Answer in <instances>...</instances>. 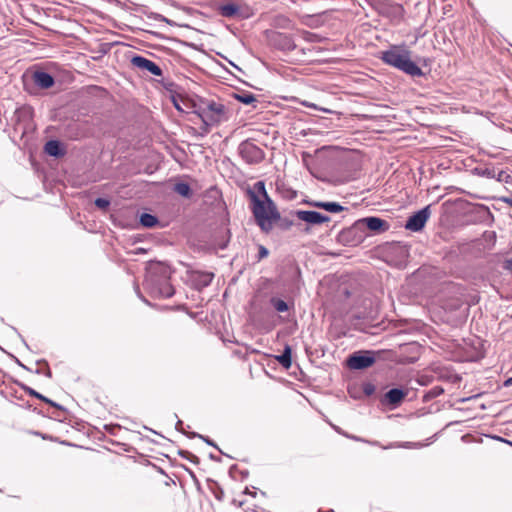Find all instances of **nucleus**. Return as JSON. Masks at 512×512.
I'll list each match as a JSON object with an SVG mask.
<instances>
[{
    "mask_svg": "<svg viewBox=\"0 0 512 512\" xmlns=\"http://www.w3.org/2000/svg\"><path fill=\"white\" fill-rule=\"evenodd\" d=\"M252 202V212L255 220L262 231L268 233L273 228V223L280 219V214L274 202L267 194L263 181L254 184L253 189L248 191Z\"/></svg>",
    "mask_w": 512,
    "mask_h": 512,
    "instance_id": "f257e3e1",
    "label": "nucleus"
},
{
    "mask_svg": "<svg viewBox=\"0 0 512 512\" xmlns=\"http://www.w3.org/2000/svg\"><path fill=\"white\" fill-rule=\"evenodd\" d=\"M172 271L164 263H152L147 268L144 281L145 289L151 296L157 298H169L174 295V288L170 284Z\"/></svg>",
    "mask_w": 512,
    "mask_h": 512,
    "instance_id": "f03ea898",
    "label": "nucleus"
},
{
    "mask_svg": "<svg viewBox=\"0 0 512 512\" xmlns=\"http://www.w3.org/2000/svg\"><path fill=\"white\" fill-rule=\"evenodd\" d=\"M379 58L385 64L412 77L423 75L421 68L411 60V52L404 46H391L388 50L382 51Z\"/></svg>",
    "mask_w": 512,
    "mask_h": 512,
    "instance_id": "7ed1b4c3",
    "label": "nucleus"
},
{
    "mask_svg": "<svg viewBox=\"0 0 512 512\" xmlns=\"http://www.w3.org/2000/svg\"><path fill=\"white\" fill-rule=\"evenodd\" d=\"M198 115L205 126H216L229 119L226 106L216 101H208L200 108Z\"/></svg>",
    "mask_w": 512,
    "mask_h": 512,
    "instance_id": "20e7f679",
    "label": "nucleus"
},
{
    "mask_svg": "<svg viewBox=\"0 0 512 512\" xmlns=\"http://www.w3.org/2000/svg\"><path fill=\"white\" fill-rule=\"evenodd\" d=\"M374 363V352L369 350L355 352L347 359L348 367L354 370L366 369Z\"/></svg>",
    "mask_w": 512,
    "mask_h": 512,
    "instance_id": "39448f33",
    "label": "nucleus"
},
{
    "mask_svg": "<svg viewBox=\"0 0 512 512\" xmlns=\"http://www.w3.org/2000/svg\"><path fill=\"white\" fill-rule=\"evenodd\" d=\"M239 153L249 164L259 163L264 158L263 150L250 141H244L239 145Z\"/></svg>",
    "mask_w": 512,
    "mask_h": 512,
    "instance_id": "423d86ee",
    "label": "nucleus"
},
{
    "mask_svg": "<svg viewBox=\"0 0 512 512\" xmlns=\"http://www.w3.org/2000/svg\"><path fill=\"white\" fill-rule=\"evenodd\" d=\"M365 227L374 233H381L389 229V224L379 217L372 216L358 220L353 226L354 229L358 230H362Z\"/></svg>",
    "mask_w": 512,
    "mask_h": 512,
    "instance_id": "0eeeda50",
    "label": "nucleus"
},
{
    "mask_svg": "<svg viewBox=\"0 0 512 512\" xmlns=\"http://www.w3.org/2000/svg\"><path fill=\"white\" fill-rule=\"evenodd\" d=\"M131 64L139 70L147 71L155 76H161L163 74L162 69L155 62L148 58L140 55L133 56L131 58Z\"/></svg>",
    "mask_w": 512,
    "mask_h": 512,
    "instance_id": "6e6552de",
    "label": "nucleus"
},
{
    "mask_svg": "<svg viewBox=\"0 0 512 512\" xmlns=\"http://www.w3.org/2000/svg\"><path fill=\"white\" fill-rule=\"evenodd\" d=\"M428 218L429 207L427 206L410 216L405 224V228L414 232L420 231L425 226Z\"/></svg>",
    "mask_w": 512,
    "mask_h": 512,
    "instance_id": "1a4fd4ad",
    "label": "nucleus"
},
{
    "mask_svg": "<svg viewBox=\"0 0 512 512\" xmlns=\"http://www.w3.org/2000/svg\"><path fill=\"white\" fill-rule=\"evenodd\" d=\"M295 216L310 225H320L330 221V217L312 210H297Z\"/></svg>",
    "mask_w": 512,
    "mask_h": 512,
    "instance_id": "9d476101",
    "label": "nucleus"
},
{
    "mask_svg": "<svg viewBox=\"0 0 512 512\" xmlns=\"http://www.w3.org/2000/svg\"><path fill=\"white\" fill-rule=\"evenodd\" d=\"M33 81L41 89H48L54 85L52 75L44 71L34 72Z\"/></svg>",
    "mask_w": 512,
    "mask_h": 512,
    "instance_id": "9b49d317",
    "label": "nucleus"
},
{
    "mask_svg": "<svg viewBox=\"0 0 512 512\" xmlns=\"http://www.w3.org/2000/svg\"><path fill=\"white\" fill-rule=\"evenodd\" d=\"M405 395L406 393L402 389L392 388L385 394V398L389 404L397 405L403 400Z\"/></svg>",
    "mask_w": 512,
    "mask_h": 512,
    "instance_id": "f8f14e48",
    "label": "nucleus"
},
{
    "mask_svg": "<svg viewBox=\"0 0 512 512\" xmlns=\"http://www.w3.org/2000/svg\"><path fill=\"white\" fill-rule=\"evenodd\" d=\"M44 150L48 155L54 157H60L64 154V152L61 150L60 143L57 140L48 141L44 146Z\"/></svg>",
    "mask_w": 512,
    "mask_h": 512,
    "instance_id": "ddd939ff",
    "label": "nucleus"
},
{
    "mask_svg": "<svg viewBox=\"0 0 512 512\" xmlns=\"http://www.w3.org/2000/svg\"><path fill=\"white\" fill-rule=\"evenodd\" d=\"M219 12L223 17L231 18L238 14L239 7L236 4L228 3L220 6Z\"/></svg>",
    "mask_w": 512,
    "mask_h": 512,
    "instance_id": "4468645a",
    "label": "nucleus"
},
{
    "mask_svg": "<svg viewBox=\"0 0 512 512\" xmlns=\"http://www.w3.org/2000/svg\"><path fill=\"white\" fill-rule=\"evenodd\" d=\"M213 277H214L213 273H208V272L199 273L197 275V277L195 278L196 285L199 288L206 287V286L210 285V283L213 280Z\"/></svg>",
    "mask_w": 512,
    "mask_h": 512,
    "instance_id": "2eb2a0df",
    "label": "nucleus"
},
{
    "mask_svg": "<svg viewBox=\"0 0 512 512\" xmlns=\"http://www.w3.org/2000/svg\"><path fill=\"white\" fill-rule=\"evenodd\" d=\"M277 361L285 368L291 366V348L286 346L283 353L276 357Z\"/></svg>",
    "mask_w": 512,
    "mask_h": 512,
    "instance_id": "dca6fc26",
    "label": "nucleus"
},
{
    "mask_svg": "<svg viewBox=\"0 0 512 512\" xmlns=\"http://www.w3.org/2000/svg\"><path fill=\"white\" fill-rule=\"evenodd\" d=\"M140 223L142 226L146 228H152L158 223V219L156 216L152 214L143 213L140 216Z\"/></svg>",
    "mask_w": 512,
    "mask_h": 512,
    "instance_id": "f3484780",
    "label": "nucleus"
},
{
    "mask_svg": "<svg viewBox=\"0 0 512 512\" xmlns=\"http://www.w3.org/2000/svg\"><path fill=\"white\" fill-rule=\"evenodd\" d=\"M270 304L273 306V308L280 313L286 312L289 310V306L286 301L283 299H280L278 297H272L270 299Z\"/></svg>",
    "mask_w": 512,
    "mask_h": 512,
    "instance_id": "a211bd4d",
    "label": "nucleus"
},
{
    "mask_svg": "<svg viewBox=\"0 0 512 512\" xmlns=\"http://www.w3.org/2000/svg\"><path fill=\"white\" fill-rule=\"evenodd\" d=\"M174 191L185 198H189L192 195L190 186L185 182L176 183Z\"/></svg>",
    "mask_w": 512,
    "mask_h": 512,
    "instance_id": "6ab92c4d",
    "label": "nucleus"
},
{
    "mask_svg": "<svg viewBox=\"0 0 512 512\" xmlns=\"http://www.w3.org/2000/svg\"><path fill=\"white\" fill-rule=\"evenodd\" d=\"M235 99L246 105L256 102V97L249 92L235 94Z\"/></svg>",
    "mask_w": 512,
    "mask_h": 512,
    "instance_id": "aec40b11",
    "label": "nucleus"
},
{
    "mask_svg": "<svg viewBox=\"0 0 512 512\" xmlns=\"http://www.w3.org/2000/svg\"><path fill=\"white\" fill-rule=\"evenodd\" d=\"M323 209L331 213H338L345 210V207L336 202H326V204L323 205Z\"/></svg>",
    "mask_w": 512,
    "mask_h": 512,
    "instance_id": "412c9836",
    "label": "nucleus"
},
{
    "mask_svg": "<svg viewBox=\"0 0 512 512\" xmlns=\"http://www.w3.org/2000/svg\"><path fill=\"white\" fill-rule=\"evenodd\" d=\"M22 388L30 396L35 397L37 399H40L42 401H48L47 397H45L44 395L38 393L36 390L32 389L31 387L23 385Z\"/></svg>",
    "mask_w": 512,
    "mask_h": 512,
    "instance_id": "4be33fe9",
    "label": "nucleus"
},
{
    "mask_svg": "<svg viewBox=\"0 0 512 512\" xmlns=\"http://www.w3.org/2000/svg\"><path fill=\"white\" fill-rule=\"evenodd\" d=\"M281 39L283 40L282 48L286 50H292L294 49L295 45L290 37L285 35H280Z\"/></svg>",
    "mask_w": 512,
    "mask_h": 512,
    "instance_id": "5701e85b",
    "label": "nucleus"
},
{
    "mask_svg": "<svg viewBox=\"0 0 512 512\" xmlns=\"http://www.w3.org/2000/svg\"><path fill=\"white\" fill-rule=\"evenodd\" d=\"M95 205L99 208V209H102V210H105L109 207L110 205V201L108 199H105V198H97L95 201H94Z\"/></svg>",
    "mask_w": 512,
    "mask_h": 512,
    "instance_id": "b1692460",
    "label": "nucleus"
},
{
    "mask_svg": "<svg viewBox=\"0 0 512 512\" xmlns=\"http://www.w3.org/2000/svg\"><path fill=\"white\" fill-rule=\"evenodd\" d=\"M303 105L306 106V107H309V108H313V109H318L320 111H323V112H326V113H330L331 110L329 109H326V108H319L316 104L314 103H310V102H303Z\"/></svg>",
    "mask_w": 512,
    "mask_h": 512,
    "instance_id": "393cba45",
    "label": "nucleus"
},
{
    "mask_svg": "<svg viewBox=\"0 0 512 512\" xmlns=\"http://www.w3.org/2000/svg\"><path fill=\"white\" fill-rule=\"evenodd\" d=\"M268 254H269L268 249H267L266 247H264V246L260 245V246H259V255H258V258H259V259H263V258L267 257V256H268Z\"/></svg>",
    "mask_w": 512,
    "mask_h": 512,
    "instance_id": "a878e982",
    "label": "nucleus"
},
{
    "mask_svg": "<svg viewBox=\"0 0 512 512\" xmlns=\"http://www.w3.org/2000/svg\"><path fill=\"white\" fill-rule=\"evenodd\" d=\"M503 269L512 274V259H507L504 261Z\"/></svg>",
    "mask_w": 512,
    "mask_h": 512,
    "instance_id": "bb28decb",
    "label": "nucleus"
},
{
    "mask_svg": "<svg viewBox=\"0 0 512 512\" xmlns=\"http://www.w3.org/2000/svg\"><path fill=\"white\" fill-rule=\"evenodd\" d=\"M194 436H197V434H193ZM198 437H200L201 439H203L208 445H211V446H214L216 447V445L213 443V441H211L209 438H206L202 435H198Z\"/></svg>",
    "mask_w": 512,
    "mask_h": 512,
    "instance_id": "cd10ccee",
    "label": "nucleus"
},
{
    "mask_svg": "<svg viewBox=\"0 0 512 512\" xmlns=\"http://www.w3.org/2000/svg\"><path fill=\"white\" fill-rule=\"evenodd\" d=\"M400 446H401V447H406V448H411V447H416V446H418V444L411 443V442H406L405 444L400 445Z\"/></svg>",
    "mask_w": 512,
    "mask_h": 512,
    "instance_id": "c85d7f7f",
    "label": "nucleus"
},
{
    "mask_svg": "<svg viewBox=\"0 0 512 512\" xmlns=\"http://www.w3.org/2000/svg\"><path fill=\"white\" fill-rule=\"evenodd\" d=\"M45 403H48L49 405L53 406V407H57V408H61L60 405H58L57 403H55L54 401L48 399V401H44Z\"/></svg>",
    "mask_w": 512,
    "mask_h": 512,
    "instance_id": "c756f323",
    "label": "nucleus"
},
{
    "mask_svg": "<svg viewBox=\"0 0 512 512\" xmlns=\"http://www.w3.org/2000/svg\"><path fill=\"white\" fill-rule=\"evenodd\" d=\"M325 204H326V202H315V203H313V205L315 207H318V208H321V209H323V205H325Z\"/></svg>",
    "mask_w": 512,
    "mask_h": 512,
    "instance_id": "7c9ffc66",
    "label": "nucleus"
},
{
    "mask_svg": "<svg viewBox=\"0 0 512 512\" xmlns=\"http://www.w3.org/2000/svg\"><path fill=\"white\" fill-rule=\"evenodd\" d=\"M512 385V378H508L505 382H504V386L508 387V386H511Z\"/></svg>",
    "mask_w": 512,
    "mask_h": 512,
    "instance_id": "2f4dec72",
    "label": "nucleus"
},
{
    "mask_svg": "<svg viewBox=\"0 0 512 512\" xmlns=\"http://www.w3.org/2000/svg\"><path fill=\"white\" fill-rule=\"evenodd\" d=\"M173 102H174V106H175V108H176L177 110H179V111H182V108H181V107H180V105L176 102V100H175V99L173 100Z\"/></svg>",
    "mask_w": 512,
    "mask_h": 512,
    "instance_id": "473e14b6",
    "label": "nucleus"
},
{
    "mask_svg": "<svg viewBox=\"0 0 512 512\" xmlns=\"http://www.w3.org/2000/svg\"><path fill=\"white\" fill-rule=\"evenodd\" d=\"M504 201L510 206L512 207V198H505Z\"/></svg>",
    "mask_w": 512,
    "mask_h": 512,
    "instance_id": "72a5a7b5",
    "label": "nucleus"
},
{
    "mask_svg": "<svg viewBox=\"0 0 512 512\" xmlns=\"http://www.w3.org/2000/svg\"><path fill=\"white\" fill-rule=\"evenodd\" d=\"M372 391H373V388H368V389H366V390H365V392H366L367 394H370Z\"/></svg>",
    "mask_w": 512,
    "mask_h": 512,
    "instance_id": "f704fd0d",
    "label": "nucleus"
},
{
    "mask_svg": "<svg viewBox=\"0 0 512 512\" xmlns=\"http://www.w3.org/2000/svg\"><path fill=\"white\" fill-rule=\"evenodd\" d=\"M181 425H182V421H180V420H179V421L177 422L176 428L178 429V428H179V426H181Z\"/></svg>",
    "mask_w": 512,
    "mask_h": 512,
    "instance_id": "c9c22d12",
    "label": "nucleus"
},
{
    "mask_svg": "<svg viewBox=\"0 0 512 512\" xmlns=\"http://www.w3.org/2000/svg\"><path fill=\"white\" fill-rule=\"evenodd\" d=\"M46 375H47L48 377H51V372H50V370H49V369H47Z\"/></svg>",
    "mask_w": 512,
    "mask_h": 512,
    "instance_id": "e433bc0d",
    "label": "nucleus"
},
{
    "mask_svg": "<svg viewBox=\"0 0 512 512\" xmlns=\"http://www.w3.org/2000/svg\"><path fill=\"white\" fill-rule=\"evenodd\" d=\"M393 447H395V446L394 445H390V446H384L383 448L384 449H388V448H393Z\"/></svg>",
    "mask_w": 512,
    "mask_h": 512,
    "instance_id": "4c0bfd02",
    "label": "nucleus"
}]
</instances>
